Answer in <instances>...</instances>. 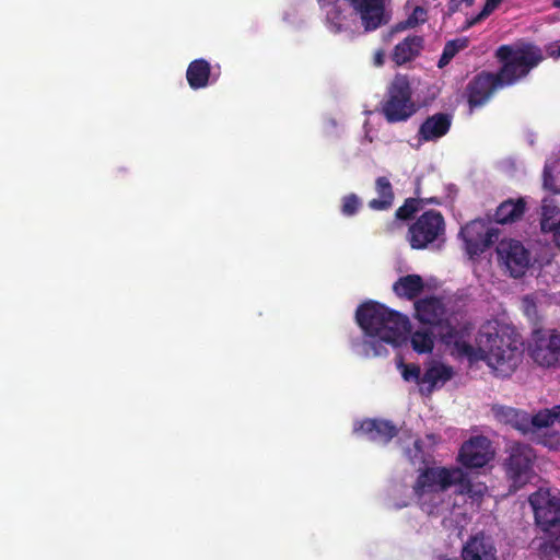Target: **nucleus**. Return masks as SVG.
Masks as SVG:
<instances>
[{
    "mask_svg": "<svg viewBox=\"0 0 560 560\" xmlns=\"http://www.w3.org/2000/svg\"><path fill=\"white\" fill-rule=\"evenodd\" d=\"M415 308L416 317L423 324H448L445 305L438 298L419 300ZM441 339L452 357L466 360L470 366L485 362L492 373L502 377L511 375L522 359V351L510 327L498 320H489L479 328L475 346L467 342L464 330L450 325L447 331L441 334Z\"/></svg>",
    "mask_w": 560,
    "mask_h": 560,
    "instance_id": "f257e3e1",
    "label": "nucleus"
},
{
    "mask_svg": "<svg viewBox=\"0 0 560 560\" xmlns=\"http://www.w3.org/2000/svg\"><path fill=\"white\" fill-rule=\"evenodd\" d=\"M502 63L497 74L481 73L467 88L468 103L471 108L482 105L494 90L512 85L542 60L541 50L534 45H503L495 52Z\"/></svg>",
    "mask_w": 560,
    "mask_h": 560,
    "instance_id": "f03ea898",
    "label": "nucleus"
},
{
    "mask_svg": "<svg viewBox=\"0 0 560 560\" xmlns=\"http://www.w3.org/2000/svg\"><path fill=\"white\" fill-rule=\"evenodd\" d=\"M357 322L365 334L358 351L365 357L385 354V345H400L409 331L406 316L374 302L364 303L358 308Z\"/></svg>",
    "mask_w": 560,
    "mask_h": 560,
    "instance_id": "7ed1b4c3",
    "label": "nucleus"
},
{
    "mask_svg": "<svg viewBox=\"0 0 560 560\" xmlns=\"http://www.w3.org/2000/svg\"><path fill=\"white\" fill-rule=\"evenodd\" d=\"M337 7L327 14V26L334 33L350 37L372 32L389 20L382 0H336Z\"/></svg>",
    "mask_w": 560,
    "mask_h": 560,
    "instance_id": "20e7f679",
    "label": "nucleus"
},
{
    "mask_svg": "<svg viewBox=\"0 0 560 560\" xmlns=\"http://www.w3.org/2000/svg\"><path fill=\"white\" fill-rule=\"evenodd\" d=\"M464 471L458 467H430L420 471L413 493L420 509L429 515L438 514L445 503L446 490L462 480Z\"/></svg>",
    "mask_w": 560,
    "mask_h": 560,
    "instance_id": "39448f33",
    "label": "nucleus"
},
{
    "mask_svg": "<svg viewBox=\"0 0 560 560\" xmlns=\"http://www.w3.org/2000/svg\"><path fill=\"white\" fill-rule=\"evenodd\" d=\"M401 376L407 382H416L420 395L429 397L433 392L441 389L455 376L453 366L440 361L430 360L424 363L423 371L416 364L398 365Z\"/></svg>",
    "mask_w": 560,
    "mask_h": 560,
    "instance_id": "423d86ee",
    "label": "nucleus"
},
{
    "mask_svg": "<svg viewBox=\"0 0 560 560\" xmlns=\"http://www.w3.org/2000/svg\"><path fill=\"white\" fill-rule=\"evenodd\" d=\"M537 525L547 534L548 542L560 539V498L549 489H539L528 499Z\"/></svg>",
    "mask_w": 560,
    "mask_h": 560,
    "instance_id": "0eeeda50",
    "label": "nucleus"
},
{
    "mask_svg": "<svg viewBox=\"0 0 560 560\" xmlns=\"http://www.w3.org/2000/svg\"><path fill=\"white\" fill-rule=\"evenodd\" d=\"M411 93L408 78L405 75H396L388 86L381 109L388 122L405 121L417 112V106L411 98Z\"/></svg>",
    "mask_w": 560,
    "mask_h": 560,
    "instance_id": "6e6552de",
    "label": "nucleus"
},
{
    "mask_svg": "<svg viewBox=\"0 0 560 560\" xmlns=\"http://www.w3.org/2000/svg\"><path fill=\"white\" fill-rule=\"evenodd\" d=\"M445 222L440 212L427 211L409 228L408 241L413 249L427 248L434 242L442 241Z\"/></svg>",
    "mask_w": 560,
    "mask_h": 560,
    "instance_id": "1a4fd4ad",
    "label": "nucleus"
},
{
    "mask_svg": "<svg viewBox=\"0 0 560 560\" xmlns=\"http://www.w3.org/2000/svg\"><path fill=\"white\" fill-rule=\"evenodd\" d=\"M535 457L533 448L527 445L514 444L511 446L505 470L514 489L525 486L535 477L533 471Z\"/></svg>",
    "mask_w": 560,
    "mask_h": 560,
    "instance_id": "9d476101",
    "label": "nucleus"
},
{
    "mask_svg": "<svg viewBox=\"0 0 560 560\" xmlns=\"http://www.w3.org/2000/svg\"><path fill=\"white\" fill-rule=\"evenodd\" d=\"M528 352L535 363L542 368L560 365V334L550 330H536L528 346Z\"/></svg>",
    "mask_w": 560,
    "mask_h": 560,
    "instance_id": "9b49d317",
    "label": "nucleus"
},
{
    "mask_svg": "<svg viewBox=\"0 0 560 560\" xmlns=\"http://www.w3.org/2000/svg\"><path fill=\"white\" fill-rule=\"evenodd\" d=\"M503 419L523 433L549 428L560 420V406L552 409H544L535 416L527 412L508 408L502 412Z\"/></svg>",
    "mask_w": 560,
    "mask_h": 560,
    "instance_id": "f8f14e48",
    "label": "nucleus"
},
{
    "mask_svg": "<svg viewBox=\"0 0 560 560\" xmlns=\"http://www.w3.org/2000/svg\"><path fill=\"white\" fill-rule=\"evenodd\" d=\"M499 260L512 277H521L530 266V255L523 244L515 240H503L497 247Z\"/></svg>",
    "mask_w": 560,
    "mask_h": 560,
    "instance_id": "ddd939ff",
    "label": "nucleus"
},
{
    "mask_svg": "<svg viewBox=\"0 0 560 560\" xmlns=\"http://www.w3.org/2000/svg\"><path fill=\"white\" fill-rule=\"evenodd\" d=\"M460 235L465 242L469 255H478L485 252L498 237L495 231L481 220H475L465 225Z\"/></svg>",
    "mask_w": 560,
    "mask_h": 560,
    "instance_id": "4468645a",
    "label": "nucleus"
},
{
    "mask_svg": "<svg viewBox=\"0 0 560 560\" xmlns=\"http://www.w3.org/2000/svg\"><path fill=\"white\" fill-rule=\"evenodd\" d=\"M493 455L490 441L483 436H475L462 445L458 462L468 468H479L487 465Z\"/></svg>",
    "mask_w": 560,
    "mask_h": 560,
    "instance_id": "2eb2a0df",
    "label": "nucleus"
},
{
    "mask_svg": "<svg viewBox=\"0 0 560 560\" xmlns=\"http://www.w3.org/2000/svg\"><path fill=\"white\" fill-rule=\"evenodd\" d=\"M464 560H497V549L489 537L477 535L463 548Z\"/></svg>",
    "mask_w": 560,
    "mask_h": 560,
    "instance_id": "dca6fc26",
    "label": "nucleus"
},
{
    "mask_svg": "<svg viewBox=\"0 0 560 560\" xmlns=\"http://www.w3.org/2000/svg\"><path fill=\"white\" fill-rule=\"evenodd\" d=\"M354 432L371 441L386 443L396 434V429L387 421L364 420L355 424Z\"/></svg>",
    "mask_w": 560,
    "mask_h": 560,
    "instance_id": "f3484780",
    "label": "nucleus"
},
{
    "mask_svg": "<svg viewBox=\"0 0 560 560\" xmlns=\"http://www.w3.org/2000/svg\"><path fill=\"white\" fill-rule=\"evenodd\" d=\"M422 47L423 39L421 36H408L394 47L392 59L396 65L401 66L415 59Z\"/></svg>",
    "mask_w": 560,
    "mask_h": 560,
    "instance_id": "a211bd4d",
    "label": "nucleus"
},
{
    "mask_svg": "<svg viewBox=\"0 0 560 560\" xmlns=\"http://www.w3.org/2000/svg\"><path fill=\"white\" fill-rule=\"evenodd\" d=\"M560 221V192H552L542 200L540 226L544 232L555 229Z\"/></svg>",
    "mask_w": 560,
    "mask_h": 560,
    "instance_id": "6ab92c4d",
    "label": "nucleus"
},
{
    "mask_svg": "<svg viewBox=\"0 0 560 560\" xmlns=\"http://www.w3.org/2000/svg\"><path fill=\"white\" fill-rule=\"evenodd\" d=\"M451 121L446 115L436 114L429 117L420 128V135L425 141L444 136L450 129Z\"/></svg>",
    "mask_w": 560,
    "mask_h": 560,
    "instance_id": "aec40b11",
    "label": "nucleus"
},
{
    "mask_svg": "<svg viewBox=\"0 0 560 560\" xmlns=\"http://www.w3.org/2000/svg\"><path fill=\"white\" fill-rule=\"evenodd\" d=\"M544 187L552 192H560V150L553 152L546 161Z\"/></svg>",
    "mask_w": 560,
    "mask_h": 560,
    "instance_id": "412c9836",
    "label": "nucleus"
},
{
    "mask_svg": "<svg viewBox=\"0 0 560 560\" xmlns=\"http://www.w3.org/2000/svg\"><path fill=\"white\" fill-rule=\"evenodd\" d=\"M423 289V280L418 275H408L399 278L393 285L394 292L400 296L411 300Z\"/></svg>",
    "mask_w": 560,
    "mask_h": 560,
    "instance_id": "4be33fe9",
    "label": "nucleus"
},
{
    "mask_svg": "<svg viewBox=\"0 0 560 560\" xmlns=\"http://www.w3.org/2000/svg\"><path fill=\"white\" fill-rule=\"evenodd\" d=\"M524 209L523 199L504 201L497 209L495 221L500 224L512 223L522 217Z\"/></svg>",
    "mask_w": 560,
    "mask_h": 560,
    "instance_id": "5701e85b",
    "label": "nucleus"
},
{
    "mask_svg": "<svg viewBox=\"0 0 560 560\" xmlns=\"http://www.w3.org/2000/svg\"><path fill=\"white\" fill-rule=\"evenodd\" d=\"M377 198L372 199L369 202V207L373 210H385L393 205L394 194L392 185L386 177H378L375 183Z\"/></svg>",
    "mask_w": 560,
    "mask_h": 560,
    "instance_id": "b1692460",
    "label": "nucleus"
},
{
    "mask_svg": "<svg viewBox=\"0 0 560 560\" xmlns=\"http://www.w3.org/2000/svg\"><path fill=\"white\" fill-rule=\"evenodd\" d=\"M186 75L192 89L205 88L210 75V65L203 59L195 60L189 65Z\"/></svg>",
    "mask_w": 560,
    "mask_h": 560,
    "instance_id": "393cba45",
    "label": "nucleus"
},
{
    "mask_svg": "<svg viewBox=\"0 0 560 560\" xmlns=\"http://www.w3.org/2000/svg\"><path fill=\"white\" fill-rule=\"evenodd\" d=\"M412 349L418 353H431L434 348V336L428 329H419L411 334Z\"/></svg>",
    "mask_w": 560,
    "mask_h": 560,
    "instance_id": "a878e982",
    "label": "nucleus"
},
{
    "mask_svg": "<svg viewBox=\"0 0 560 560\" xmlns=\"http://www.w3.org/2000/svg\"><path fill=\"white\" fill-rule=\"evenodd\" d=\"M458 492L467 494L472 500H479L487 492V486L482 482H471L464 472L463 479L457 481Z\"/></svg>",
    "mask_w": 560,
    "mask_h": 560,
    "instance_id": "bb28decb",
    "label": "nucleus"
},
{
    "mask_svg": "<svg viewBox=\"0 0 560 560\" xmlns=\"http://www.w3.org/2000/svg\"><path fill=\"white\" fill-rule=\"evenodd\" d=\"M468 46L467 38H457L455 40L448 42L445 47L443 55L439 61V67H443L460 50L465 49Z\"/></svg>",
    "mask_w": 560,
    "mask_h": 560,
    "instance_id": "cd10ccee",
    "label": "nucleus"
},
{
    "mask_svg": "<svg viewBox=\"0 0 560 560\" xmlns=\"http://www.w3.org/2000/svg\"><path fill=\"white\" fill-rule=\"evenodd\" d=\"M428 12L422 7H416L410 14V16L407 19L404 25L397 26L395 30L392 31V33L396 31L404 30L406 27H415L419 24H422L427 21Z\"/></svg>",
    "mask_w": 560,
    "mask_h": 560,
    "instance_id": "c85d7f7f",
    "label": "nucleus"
},
{
    "mask_svg": "<svg viewBox=\"0 0 560 560\" xmlns=\"http://www.w3.org/2000/svg\"><path fill=\"white\" fill-rule=\"evenodd\" d=\"M501 1L502 0H487L481 12L471 20L467 21V27H470L489 16L499 7Z\"/></svg>",
    "mask_w": 560,
    "mask_h": 560,
    "instance_id": "c756f323",
    "label": "nucleus"
},
{
    "mask_svg": "<svg viewBox=\"0 0 560 560\" xmlns=\"http://www.w3.org/2000/svg\"><path fill=\"white\" fill-rule=\"evenodd\" d=\"M360 203L358 196L353 194L348 195L342 200L341 211L345 215H353L358 211Z\"/></svg>",
    "mask_w": 560,
    "mask_h": 560,
    "instance_id": "7c9ffc66",
    "label": "nucleus"
},
{
    "mask_svg": "<svg viewBox=\"0 0 560 560\" xmlns=\"http://www.w3.org/2000/svg\"><path fill=\"white\" fill-rule=\"evenodd\" d=\"M419 202L416 199H407L396 211V217L406 220L418 210Z\"/></svg>",
    "mask_w": 560,
    "mask_h": 560,
    "instance_id": "2f4dec72",
    "label": "nucleus"
},
{
    "mask_svg": "<svg viewBox=\"0 0 560 560\" xmlns=\"http://www.w3.org/2000/svg\"><path fill=\"white\" fill-rule=\"evenodd\" d=\"M538 303L540 301L537 295H527L523 299V308L529 318L536 317Z\"/></svg>",
    "mask_w": 560,
    "mask_h": 560,
    "instance_id": "473e14b6",
    "label": "nucleus"
},
{
    "mask_svg": "<svg viewBox=\"0 0 560 560\" xmlns=\"http://www.w3.org/2000/svg\"><path fill=\"white\" fill-rule=\"evenodd\" d=\"M541 443L550 450H560V434L552 433L549 436H546Z\"/></svg>",
    "mask_w": 560,
    "mask_h": 560,
    "instance_id": "72a5a7b5",
    "label": "nucleus"
},
{
    "mask_svg": "<svg viewBox=\"0 0 560 560\" xmlns=\"http://www.w3.org/2000/svg\"><path fill=\"white\" fill-rule=\"evenodd\" d=\"M475 0H450L448 2V11L451 13L457 12L462 9V5L465 4L466 7L472 5Z\"/></svg>",
    "mask_w": 560,
    "mask_h": 560,
    "instance_id": "f704fd0d",
    "label": "nucleus"
},
{
    "mask_svg": "<svg viewBox=\"0 0 560 560\" xmlns=\"http://www.w3.org/2000/svg\"><path fill=\"white\" fill-rule=\"evenodd\" d=\"M546 52L551 58H560V39L548 44Z\"/></svg>",
    "mask_w": 560,
    "mask_h": 560,
    "instance_id": "c9c22d12",
    "label": "nucleus"
},
{
    "mask_svg": "<svg viewBox=\"0 0 560 560\" xmlns=\"http://www.w3.org/2000/svg\"><path fill=\"white\" fill-rule=\"evenodd\" d=\"M407 455L410 457L411 460L423 459L420 448V442L418 440L413 441V450H407Z\"/></svg>",
    "mask_w": 560,
    "mask_h": 560,
    "instance_id": "e433bc0d",
    "label": "nucleus"
},
{
    "mask_svg": "<svg viewBox=\"0 0 560 560\" xmlns=\"http://www.w3.org/2000/svg\"><path fill=\"white\" fill-rule=\"evenodd\" d=\"M385 62V52L383 50H376L373 55V63L376 67L383 66Z\"/></svg>",
    "mask_w": 560,
    "mask_h": 560,
    "instance_id": "4c0bfd02",
    "label": "nucleus"
},
{
    "mask_svg": "<svg viewBox=\"0 0 560 560\" xmlns=\"http://www.w3.org/2000/svg\"><path fill=\"white\" fill-rule=\"evenodd\" d=\"M549 233H552L553 242L560 248V220L559 224L555 229L549 231Z\"/></svg>",
    "mask_w": 560,
    "mask_h": 560,
    "instance_id": "58836bf2",
    "label": "nucleus"
},
{
    "mask_svg": "<svg viewBox=\"0 0 560 560\" xmlns=\"http://www.w3.org/2000/svg\"><path fill=\"white\" fill-rule=\"evenodd\" d=\"M545 547H548V551H553L556 553H559L560 552V539L552 541L551 545H549V546L546 545Z\"/></svg>",
    "mask_w": 560,
    "mask_h": 560,
    "instance_id": "ea45409f",
    "label": "nucleus"
},
{
    "mask_svg": "<svg viewBox=\"0 0 560 560\" xmlns=\"http://www.w3.org/2000/svg\"><path fill=\"white\" fill-rule=\"evenodd\" d=\"M541 560H552L549 557L548 547H544V549L541 550Z\"/></svg>",
    "mask_w": 560,
    "mask_h": 560,
    "instance_id": "a19ab883",
    "label": "nucleus"
},
{
    "mask_svg": "<svg viewBox=\"0 0 560 560\" xmlns=\"http://www.w3.org/2000/svg\"><path fill=\"white\" fill-rule=\"evenodd\" d=\"M552 5H553L555 8L560 9V0H553V1H552Z\"/></svg>",
    "mask_w": 560,
    "mask_h": 560,
    "instance_id": "79ce46f5",
    "label": "nucleus"
}]
</instances>
